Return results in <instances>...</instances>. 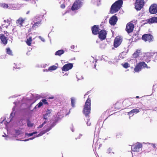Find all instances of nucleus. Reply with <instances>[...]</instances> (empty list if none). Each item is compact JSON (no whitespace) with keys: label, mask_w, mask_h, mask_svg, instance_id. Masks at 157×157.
Masks as SVG:
<instances>
[{"label":"nucleus","mask_w":157,"mask_h":157,"mask_svg":"<svg viewBox=\"0 0 157 157\" xmlns=\"http://www.w3.org/2000/svg\"><path fill=\"white\" fill-rule=\"evenodd\" d=\"M39 38L42 41H43V42H44L45 41V40L41 36H39Z\"/></svg>","instance_id":"40"},{"label":"nucleus","mask_w":157,"mask_h":157,"mask_svg":"<svg viewBox=\"0 0 157 157\" xmlns=\"http://www.w3.org/2000/svg\"><path fill=\"white\" fill-rule=\"evenodd\" d=\"M149 57L147 56H143V60L146 62H149L150 60L149 59Z\"/></svg>","instance_id":"28"},{"label":"nucleus","mask_w":157,"mask_h":157,"mask_svg":"<svg viewBox=\"0 0 157 157\" xmlns=\"http://www.w3.org/2000/svg\"><path fill=\"white\" fill-rule=\"evenodd\" d=\"M88 118H87V121L86 123V124H87V125L88 126H90V125H91V123L90 121V119H89V117H88Z\"/></svg>","instance_id":"37"},{"label":"nucleus","mask_w":157,"mask_h":157,"mask_svg":"<svg viewBox=\"0 0 157 157\" xmlns=\"http://www.w3.org/2000/svg\"><path fill=\"white\" fill-rule=\"evenodd\" d=\"M33 135V133H29L27 134V136H31Z\"/></svg>","instance_id":"42"},{"label":"nucleus","mask_w":157,"mask_h":157,"mask_svg":"<svg viewBox=\"0 0 157 157\" xmlns=\"http://www.w3.org/2000/svg\"><path fill=\"white\" fill-rule=\"evenodd\" d=\"M64 52V50H60L56 52L55 55L56 56H60L61 55L63 54Z\"/></svg>","instance_id":"25"},{"label":"nucleus","mask_w":157,"mask_h":157,"mask_svg":"<svg viewBox=\"0 0 157 157\" xmlns=\"http://www.w3.org/2000/svg\"><path fill=\"white\" fill-rule=\"evenodd\" d=\"M57 67L55 65H53L50 67L48 68L49 71H53L57 69Z\"/></svg>","instance_id":"31"},{"label":"nucleus","mask_w":157,"mask_h":157,"mask_svg":"<svg viewBox=\"0 0 157 157\" xmlns=\"http://www.w3.org/2000/svg\"><path fill=\"white\" fill-rule=\"evenodd\" d=\"M142 68L141 66L139 63L135 67L134 70L136 72H138L141 71Z\"/></svg>","instance_id":"21"},{"label":"nucleus","mask_w":157,"mask_h":157,"mask_svg":"<svg viewBox=\"0 0 157 157\" xmlns=\"http://www.w3.org/2000/svg\"><path fill=\"white\" fill-rule=\"evenodd\" d=\"M27 125L28 127H31L33 126V124L31 123L29 119H27Z\"/></svg>","instance_id":"27"},{"label":"nucleus","mask_w":157,"mask_h":157,"mask_svg":"<svg viewBox=\"0 0 157 157\" xmlns=\"http://www.w3.org/2000/svg\"><path fill=\"white\" fill-rule=\"evenodd\" d=\"M14 68H21V66H19V65H15V67H14Z\"/></svg>","instance_id":"41"},{"label":"nucleus","mask_w":157,"mask_h":157,"mask_svg":"<svg viewBox=\"0 0 157 157\" xmlns=\"http://www.w3.org/2000/svg\"><path fill=\"white\" fill-rule=\"evenodd\" d=\"M12 114H13L12 113H11V114H10V115H12Z\"/></svg>","instance_id":"54"},{"label":"nucleus","mask_w":157,"mask_h":157,"mask_svg":"<svg viewBox=\"0 0 157 157\" xmlns=\"http://www.w3.org/2000/svg\"><path fill=\"white\" fill-rule=\"evenodd\" d=\"M41 101H42V103L44 104L45 105H48V102L45 99H43L41 100Z\"/></svg>","instance_id":"33"},{"label":"nucleus","mask_w":157,"mask_h":157,"mask_svg":"<svg viewBox=\"0 0 157 157\" xmlns=\"http://www.w3.org/2000/svg\"><path fill=\"white\" fill-rule=\"evenodd\" d=\"M29 140V139H27V140H24V141H27Z\"/></svg>","instance_id":"50"},{"label":"nucleus","mask_w":157,"mask_h":157,"mask_svg":"<svg viewBox=\"0 0 157 157\" xmlns=\"http://www.w3.org/2000/svg\"><path fill=\"white\" fill-rule=\"evenodd\" d=\"M6 52L7 54H8V55H10V56L13 55L12 51L10 50V48H6Z\"/></svg>","instance_id":"29"},{"label":"nucleus","mask_w":157,"mask_h":157,"mask_svg":"<svg viewBox=\"0 0 157 157\" xmlns=\"http://www.w3.org/2000/svg\"><path fill=\"white\" fill-rule=\"evenodd\" d=\"M71 49H74L75 48V46L73 45H71Z\"/></svg>","instance_id":"45"},{"label":"nucleus","mask_w":157,"mask_h":157,"mask_svg":"<svg viewBox=\"0 0 157 157\" xmlns=\"http://www.w3.org/2000/svg\"><path fill=\"white\" fill-rule=\"evenodd\" d=\"M107 32L104 29H102L100 31L98 34V38L101 40H105L106 37Z\"/></svg>","instance_id":"7"},{"label":"nucleus","mask_w":157,"mask_h":157,"mask_svg":"<svg viewBox=\"0 0 157 157\" xmlns=\"http://www.w3.org/2000/svg\"><path fill=\"white\" fill-rule=\"evenodd\" d=\"M142 145L141 144L137 143L133 145L132 147V149L134 151H139V149L142 148Z\"/></svg>","instance_id":"11"},{"label":"nucleus","mask_w":157,"mask_h":157,"mask_svg":"<svg viewBox=\"0 0 157 157\" xmlns=\"http://www.w3.org/2000/svg\"><path fill=\"white\" fill-rule=\"evenodd\" d=\"M35 138V137H33L29 138V140H32Z\"/></svg>","instance_id":"48"},{"label":"nucleus","mask_w":157,"mask_h":157,"mask_svg":"<svg viewBox=\"0 0 157 157\" xmlns=\"http://www.w3.org/2000/svg\"><path fill=\"white\" fill-rule=\"evenodd\" d=\"M40 18V17H37V18H36V19H38L39 20V18Z\"/></svg>","instance_id":"53"},{"label":"nucleus","mask_w":157,"mask_h":157,"mask_svg":"<svg viewBox=\"0 0 157 157\" xmlns=\"http://www.w3.org/2000/svg\"><path fill=\"white\" fill-rule=\"evenodd\" d=\"M149 10L151 14H155L157 13V5L155 4H152L150 6Z\"/></svg>","instance_id":"10"},{"label":"nucleus","mask_w":157,"mask_h":157,"mask_svg":"<svg viewBox=\"0 0 157 157\" xmlns=\"http://www.w3.org/2000/svg\"><path fill=\"white\" fill-rule=\"evenodd\" d=\"M73 67L72 63H69L64 65L62 67V70L63 71H67L71 69Z\"/></svg>","instance_id":"13"},{"label":"nucleus","mask_w":157,"mask_h":157,"mask_svg":"<svg viewBox=\"0 0 157 157\" xmlns=\"http://www.w3.org/2000/svg\"><path fill=\"white\" fill-rule=\"evenodd\" d=\"M141 67H143L144 68L146 67L147 68H149V67H148L147 64L144 62H139Z\"/></svg>","instance_id":"26"},{"label":"nucleus","mask_w":157,"mask_h":157,"mask_svg":"<svg viewBox=\"0 0 157 157\" xmlns=\"http://www.w3.org/2000/svg\"><path fill=\"white\" fill-rule=\"evenodd\" d=\"M11 22V20L10 19H6L3 21V23L2 24V26L3 27H6V28L10 25Z\"/></svg>","instance_id":"18"},{"label":"nucleus","mask_w":157,"mask_h":157,"mask_svg":"<svg viewBox=\"0 0 157 157\" xmlns=\"http://www.w3.org/2000/svg\"><path fill=\"white\" fill-rule=\"evenodd\" d=\"M140 50H137L133 54V56L134 58H136L139 56V54L140 53Z\"/></svg>","instance_id":"22"},{"label":"nucleus","mask_w":157,"mask_h":157,"mask_svg":"<svg viewBox=\"0 0 157 157\" xmlns=\"http://www.w3.org/2000/svg\"><path fill=\"white\" fill-rule=\"evenodd\" d=\"M129 101L128 99H125L123 102L118 101L114 105V107L115 109H120L121 108L122 104L128 103Z\"/></svg>","instance_id":"9"},{"label":"nucleus","mask_w":157,"mask_h":157,"mask_svg":"<svg viewBox=\"0 0 157 157\" xmlns=\"http://www.w3.org/2000/svg\"><path fill=\"white\" fill-rule=\"evenodd\" d=\"M129 64L128 63H125L123 65V66L125 68H127L129 67L128 66Z\"/></svg>","instance_id":"32"},{"label":"nucleus","mask_w":157,"mask_h":157,"mask_svg":"<svg viewBox=\"0 0 157 157\" xmlns=\"http://www.w3.org/2000/svg\"><path fill=\"white\" fill-rule=\"evenodd\" d=\"M65 111H66V109H65V110H64Z\"/></svg>","instance_id":"56"},{"label":"nucleus","mask_w":157,"mask_h":157,"mask_svg":"<svg viewBox=\"0 0 157 157\" xmlns=\"http://www.w3.org/2000/svg\"><path fill=\"white\" fill-rule=\"evenodd\" d=\"M51 111H52L51 110L49 109H47L46 113L44 115V119L47 120L48 118L51 113Z\"/></svg>","instance_id":"20"},{"label":"nucleus","mask_w":157,"mask_h":157,"mask_svg":"<svg viewBox=\"0 0 157 157\" xmlns=\"http://www.w3.org/2000/svg\"><path fill=\"white\" fill-rule=\"evenodd\" d=\"M107 153L109 154L111 153H113L114 154V153L112 151V149L111 148H109L107 150Z\"/></svg>","instance_id":"34"},{"label":"nucleus","mask_w":157,"mask_h":157,"mask_svg":"<svg viewBox=\"0 0 157 157\" xmlns=\"http://www.w3.org/2000/svg\"><path fill=\"white\" fill-rule=\"evenodd\" d=\"M43 105V103L42 102V101H40L39 103H38L37 105H36V106H37L38 108H40Z\"/></svg>","instance_id":"35"},{"label":"nucleus","mask_w":157,"mask_h":157,"mask_svg":"<svg viewBox=\"0 0 157 157\" xmlns=\"http://www.w3.org/2000/svg\"><path fill=\"white\" fill-rule=\"evenodd\" d=\"M144 4V0H136L135 7L137 10H140L143 7Z\"/></svg>","instance_id":"5"},{"label":"nucleus","mask_w":157,"mask_h":157,"mask_svg":"<svg viewBox=\"0 0 157 157\" xmlns=\"http://www.w3.org/2000/svg\"><path fill=\"white\" fill-rule=\"evenodd\" d=\"M91 110V99L88 97L87 99L85 102L84 106L83 113L85 116L87 117L90 113Z\"/></svg>","instance_id":"1"},{"label":"nucleus","mask_w":157,"mask_h":157,"mask_svg":"<svg viewBox=\"0 0 157 157\" xmlns=\"http://www.w3.org/2000/svg\"><path fill=\"white\" fill-rule=\"evenodd\" d=\"M89 93V91H88L87 93H86V95H87Z\"/></svg>","instance_id":"52"},{"label":"nucleus","mask_w":157,"mask_h":157,"mask_svg":"<svg viewBox=\"0 0 157 157\" xmlns=\"http://www.w3.org/2000/svg\"><path fill=\"white\" fill-rule=\"evenodd\" d=\"M71 105L73 108H74L75 107V99L73 98H71Z\"/></svg>","instance_id":"30"},{"label":"nucleus","mask_w":157,"mask_h":157,"mask_svg":"<svg viewBox=\"0 0 157 157\" xmlns=\"http://www.w3.org/2000/svg\"><path fill=\"white\" fill-rule=\"evenodd\" d=\"M134 25L132 22H128L126 25L125 30L128 33H131L133 31Z\"/></svg>","instance_id":"6"},{"label":"nucleus","mask_w":157,"mask_h":157,"mask_svg":"<svg viewBox=\"0 0 157 157\" xmlns=\"http://www.w3.org/2000/svg\"><path fill=\"white\" fill-rule=\"evenodd\" d=\"M78 79H81V78H78Z\"/></svg>","instance_id":"57"},{"label":"nucleus","mask_w":157,"mask_h":157,"mask_svg":"<svg viewBox=\"0 0 157 157\" xmlns=\"http://www.w3.org/2000/svg\"><path fill=\"white\" fill-rule=\"evenodd\" d=\"M147 23H149L150 24L157 23V17H154L150 19H148L145 20Z\"/></svg>","instance_id":"15"},{"label":"nucleus","mask_w":157,"mask_h":157,"mask_svg":"<svg viewBox=\"0 0 157 157\" xmlns=\"http://www.w3.org/2000/svg\"><path fill=\"white\" fill-rule=\"evenodd\" d=\"M123 3L122 0H119L114 2L111 6L110 13L113 14L117 12L121 7Z\"/></svg>","instance_id":"2"},{"label":"nucleus","mask_w":157,"mask_h":157,"mask_svg":"<svg viewBox=\"0 0 157 157\" xmlns=\"http://www.w3.org/2000/svg\"><path fill=\"white\" fill-rule=\"evenodd\" d=\"M52 128L51 127H49L47 128V129H46L44 131V132L43 133V134H44L45 133H46L48 132L49 131H50Z\"/></svg>","instance_id":"38"},{"label":"nucleus","mask_w":157,"mask_h":157,"mask_svg":"<svg viewBox=\"0 0 157 157\" xmlns=\"http://www.w3.org/2000/svg\"><path fill=\"white\" fill-rule=\"evenodd\" d=\"M61 7L63 9H64L65 7V6L64 4H62L61 5Z\"/></svg>","instance_id":"43"},{"label":"nucleus","mask_w":157,"mask_h":157,"mask_svg":"<svg viewBox=\"0 0 157 157\" xmlns=\"http://www.w3.org/2000/svg\"><path fill=\"white\" fill-rule=\"evenodd\" d=\"M2 6L4 8H7L9 6L6 3H4L2 5Z\"/></svg>","instance_id":"36"},{"label":"nucleus","mask_w":157,"mask_h":157,"mask_svg":"<svg viewBox=\"0 0 157 157\" xmlns=\"http://www.w3.org/2000/svg\"><path fill=\"white\" fill-rule=\"evenodd\" d=\"M100 30L98 25H94L91 28L92 33L95 35L98 34Z\"/></svg>","instance_id":"12"},{"label":"nucleus","mask_w":157,"mask_h":157,"mask_svg":"<svg viewBox=\"0 0 157 157\" xmlns=\"http://www.w3.org/2000/svg\"><path fill=\"white\" fill-rule=\"evenodd\" d=\"M82 5V2L80 0H76L74 3L71 9L72 10H77L80 8Z\"/></svg>","instance_id":"3"},{"label":"nucleus","mask_w":157,"mask_h":157,"mask_svg":"<svg viewBox=\"0 0 157 157\" xmlns=\"http://www.w3.org/2000/svg\"><path fill=\"white\" fill-rule=\"evenodd\" d=\"M139 109L136 108L131 110L128 113L129 114H131L132 113H137L139 112Z\"/></svg>","instance_id":"24"},{"label":"nucleus","mask_w":157,"mask_h":157,"mask_svg":"<svg viewBox=\"0 0 157 157\" xmlns=\"http://www.w3.org/2000/svg\"><path fill=\"white\" fill-rule=\"evenodd\" d=\"M32 133H33V134H35L37 133V132H33Z\"/></svg>","instance_id":"49"},{"label":"nucleus","mask_w":157,"mask_h":157,"mask_svg":"<svg viewBox=\"0 0 157 157\" xmlns=\"http://www.w3.org/2000/svg\"><path fill=\"white\" fill-rule=\"evenodd\" d=\"M142 39L145 42L148 41L149 42H150L153 41L154 37L150 34H146L142 36Z\"/></svg>","instance_id":"4"},{"label":"nucleus","mask_w":157,"mask_h":157,"mask_svg":"<svg viewBox=\"0 0 157 157\" xmlns=\"http://www.w3.org/2000/svg\"><path fill=\"white\" fill-rule=\"evenodd\" d=\"M43 134V133L42 134H41V133H40V134H38V135L36 137H38V136H41V135H42Z\"/></svg>","instance_id":"47"},{"label":"nucleus","mask_w":157,"mask_h":157,"mask_svg":"<svg viewBox=\"0 0 157 157\" xmlns=\"http://www.w3.org/2000/svg\"><path fill=\"white\" fill-rule=\"evenodd\" d=\"M70 110H71V109H70V110H69V111L66 114V115H68L70 113Z\"/></svg>","instance_id":"46"},{"label":"nucleus","mask_w":157,"mask_h":157,"mask_svg":"<svg viewBox=\"0 0 157 157\" xmlns=\"http://www.w3.org/2000/svg\"><path fill=\"white\" fill-rule=\"evenodd\" d=\"M0 39L2 43L4 45H6L7 44L8 39L3 34L0 35Z\"/></svg>","instance_id":"16"},{"label":"nucleus","mask_w":157,"mask_h":157,"mask_svg":"<svg viewBox=\"0 0 157 157\" xmlns=\"http://www.w3.org/2000/svg\"><path fill=\"white\" fill-rule=\"evenodd\" d=\"M25 21V19H23L21 17H19L16 21V23L17 26L20 27H22L23 26V23Z\"/></svg>","instance_id":"17"},{"label":"nucleus","mask_w":157,"mask_h":157,"mask_svg":"<svg viewBox=\"0 0 157 157\" xmlns=\"http://www.w3.org/2000/svg\"><path fill=\"white\" fill-rule=\"evenodd\" d=\"M136 98H139V96H136Z\"/></svg>","instance_id":"51"},{"label":"nucleus","mask_w":157,"mask_h":157,"mask_svg":"<svg viewBox=\"0 0 157 157\" xmlns=\"http://www.w3.org/2000/svg\"><path fill=\"white\" fill-rule=\"evenodd\" d=\"M32 41V37L31 36H30L28 38H27L26 42L28 46H30L31 45Z\"/></svg>","instance_id":"23"},{"label":"nucleus","mask_w":157,"mask_h":157,"mask_svg":"<svg viewBox=\"0 0 157 157\" xmlns=\"http://www.w3.org/2000/svg\"><path fill=\"white\" fill-rule=\"evenodd\" d=\"M54 98V97L53 96H52V97H48V99H53Z\"/></svg>","instance_id":"44"},{"label":"nucleus","mask_w":157,"mask_h":157,"mask_svg":"<svg viewBox=\"0 0 157 157\" xmlns=\"http://www.w3.org/2000/svg\"><path fill=\"white\" fill-rule=\"evenodd\" d=\"M41 20H39L38 21L35 22L32 26V28L36 29V28L40 26L41 24Z\"/></svg>","instance_id":"19"},{"label":"nucleus","mask_w":157,"mask_h":157,"mask_svg":"<svg viewBox=\"0 0 157 157\" xmlns=\"http://www.w3.org/2000/svg\"><path fill=\"white\" fill-rule=\"evenodd\" d=\"M117 21V17L115 15L112 16L109 20V23L112 25H114L116 24Z\"/></svg>","instance_id":"14"},{"label":"nucleus","mask_w":157,"mask_h":157,"mask_svg":"<svg viewBox=\"0 0 157 157\" xmlns=\"http://www.w3.org/2000/svg\"><path fill=\"white\" fill-rule=\"evenodd\" d=\"M47 122V121H45L42 124L40 125L39 126V127L40 128H42L43 126V125L46 123Z\"/></svg>","instance_id":"39"},{"label":"nucleus","mask_w":157,"mask_h":157,"mask_svg":"<svg viewBox=\"0 0 157 157\" xmlns=\"http://www.w3.org/2000/svg\"><path fill=\"white\" fill-rule=\"evenodd\" d=\"M77 78H78V77L77 76Z\"/></svg>","instance_id":"55"},{"label":"nucleus","mask_w":157,"mask_h":157,"mask_svg":"<svg viewBox=\"0 0 157 157\" xmlns=\"http://www.w3.org/2000/svg\"><path fill=\"white\" fill-rule=\"evenodd\" d=\"M122 41V39L119 36H117L114 41L113 46L115 48L118 47L121 44Z\"/></svg>","instance_id":"8"}]
</instances>
